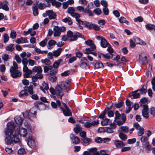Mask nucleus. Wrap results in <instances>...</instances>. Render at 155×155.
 <instances>
[{
    "instance_id": "2f4dec72",
    "label": "nucleus",
    "mask_w": 155,
    "mask_h": 155,
    "mask_svg": "<svg viewBox=\"0 0 155 155\" xmlns=\"http://www.w3.org/2000/svg\"><path fill=\"white\" fill-rule=\"evenodd\" d=\"M146 28L149 31L154 30L155 31V26L150 24H147L146 25Z\"/></svg>"
},
{
    "instance_id": "6e6d98bb",
    "label": "nucleus",
    "mask_w": 155,
    "mask_h": 155,
    "mask_svg": "<svg viewBox=\"0 0 155 155\" xmlns=\"http://www.w3.org/2000/svg\"><path fill=\"white\" fill-rule=\"evenodd\" d=\"M80 67L83 69H87L89 68V67L87 66V64L84 62H82L81 63L80 65Z\"/></svg>"
},
{
    "instance_id": "bb28decb",
    "label": "nucleus",
    "mask_w": 155,
    "mask_h": 155,
    "mask_svg": "<svg viewBox=\"0 0 155 155\" xmlns=\"http://www.w3.org/2000/svg\"><path fill=\"white\" fill-rule=\"evenodd\" d=\"M33 13L34 16H37L38 15V8L37 5L34 4L32 7Z\"/></svg>"
},
{
    "instance_id": "393cba45",
    "label": "nucleus",
    "mask_w": 155,
    "mask_h": 155,
    "mask_svg": "<svg viewBox=\"0 0 155 155\" xmlns=\"http://www.w3.org/2000/svg\"><path fill=\"white\" fill-rule=\"evenodd\" d=\"M147 57L145 56L144 57L140 55L139 56V60L143 64H147Z\"/></svg>"
},
{
    "instance_id": "f03ea898",
    "label": "nucleus",
    "mask_w": 155,
    "mask_h": 155,
    "mask_svg": "<svg viewBox=\"0 0 155 155\" xmlns=\"http://www.w3.org/2000/svg\"><path fill=\"white\" fill-rule=\"evenodd\" d=\"M81 34L78 32H76L74 34L70 30L68 31L67 34L68 37L70 38V41L76 40L78 37H81Z\"/></svg>"
},
{
    "instance_id": "473e14b6",
    "label": "nucleus",
    "mask_w": 155,
    "mask_h": 155,
    "mask_svg": "<svg viewBox=\"0 0 155 155\" xmlns=\"http://www.w3.org/2000/svg\"><path fill=\"white\" fill-rule=\"evenodd\" d=\"M138 90L140 91V94H144L146 93L147 91V87L144 85H143L141 88Z\"/></svg>"
},
{
    "instance_id": "58836bf2",
    "label": "nucleus",
    "mask_w": 155,
    "mask_h": 155,
    "mask_svg": "<svg viewBox=\"0 0 155 155\" xmlns=\"http://www.w3.org/2000/svg\"><path fill=\"white\" fill-rule=\"evenodd\" d=\"M81 130V128L79 124H77L76 126L74 128V131L75 133L78 134Z\"/></svg>"
},
{
    "instance_id": "603ef678",
    "label": "nucleus",
    "mask_w": 155,
    "mask_h": 155,
    "mask_svg": "<svg viewBox=\"0 0 155 155\" xmlns=\"http://www.w3.org/2000/svg\"><path fill=\"white\" fill-rule=\"evenodd\" d=\"M106 108H105L104 110L101 113L99 116V118L104 119L106 118L105 117V115L107 113Z\"/></svg>"
},
{
    "instance_id": "9d476101",
    "label": "nucleus",
    "mask_w": 155,
    "mask_h": 155,
    "mask_svg": "<svg viewBox=\"0 0 155 155\" xmlns=\"http://www.w3.org/2000/svg\"><path fill=\"white\" fill-rule=\"evenodd\" d=\"M28 141L27 142L28 145L31 148H34L36 147V143L35 140H32L31 135L29 133L28 135Z\"/></svg>"
},
{
    "instance_id": "4be33fe9",
    "label": "nucleus",
    "mask_w": 155,
    "mask_h": 155,
    "mask_svg": "<svg viewBox=\"0 0 155 155\" xmlns=\"http://www.w3.org/2000/svg\"><path fill=\"white\" fill-rule=\"evenodd\" d=\"M23 120L22 118L19 116H16L15 117V121L16 123L18 125H21Z\"/></svg>"
},
{
    "instance_id": "49530a36",
    "label": "nucleus",
    "mask_w": 155,
    "mask_h": 155,
    "mask_svg": "<svg viewBox=\"0 0 155 155\" xmlns=\"http://www.w3.org/2000/svg\"><path fill=\"white\" fill-rule=\"evenodd\" d=\"M94 67L95 68L98 69L104 67L103 64L101 62H96L94 65Z\"/></svg>"
},
{
    "instance_id": "423d86ee",
    "label": "nucleus",
    "mask_w": 155,
    "mask_h": 155,
    "mask_svg": "<svg viewBox=\"0 0 155 155\" xmlns=\"http://www.w3.org/2000/svg\"><path fill=\"white\" fill-rule=\"evenodd\" d=\"M141 107H143V109L142 111V114L143 117L147 119L149 117V113L148 110L149 108L147 104H140Z\"/></svg>"
},
{
    "instance_id": "aec40b11",
    "label": "nucleus",
    "mask_w": 155,
    "mask_h": 155,
    "mask_svg": "<svg viewBox=\"0 0 155 155\" xmlns=\"http://www.w3.org/2000/svg\"><path fill=\"white\" fill-rule=\"evenodd\" d=\"M36 111L34 108L31 109L29 110V118H35L36 117Z\"/></svg>"
},
{
    "instance_id": "e2e57ef3",
    "label": "nucleus",
    "mask_w": 155,
    "mask_h": 155,
    "mask_svg": "<svg viewBox=\"0 0 155 155\" xmlns=\"http://www.w3.org/2000/svg\"><path fill=\"white\" fill-rule=\"evenodd\" d=\"M56 43V41L54 40H51L49 41L48 42V45H49V47L48 48L50 49L51 46L55 45Z\"/></svg>"
},
{
    "instance_id": "09e8293b",
    "label": "nucleus",
    "mask_w": 155,
    "mask_h": 155,
    "mask_svg": "<svg viewBox=\"0 0 155 155\" xmlns=\"http://www.w3.org/2000/svg\"><path fill=\"white\" fill-rule=\"evenodd\" d=\"M41 62L46 65L50 64L51 62L50 60L48 59L45 58V59H42L41 60Z\"/></svg>"
},
{
    "instance_id": "1a4fd4ad",
    "label": "nucleus",
    "mask_w": 155,
    "mask_h": 155,
    "mask_svg": "<svg viewBox=\"0 0 155 155\" xmlns=\"http://www.w3.org/2000/svg\"><path fill=\"white\" fill-rule=\"evenodd\" d=\"M34 105L35 107L40 110H44L46 109V106L45 104L40 101H36Z\"/></svg>"
},
{
    "instance_id": "72a5a7b5",
    "label": "nucleus",
    "mask_w": 155,
    "mask_h": 155,
    "mask_svg": "<svg viewBox=\"0 0 155 155\" xmlns=\"http://www.w3.org/2000/svg\"><path fill=\"white\" fill-rule=\"evenodd\" d=\"M120 128V133H127L129 131V128L127 126H121Z\"/></svg>"
},
{
    "instance_id": "37998d69",
    "label": "nucleus",
    "mask_w": 155,
    "mask_h": 155,
    "mask_svg": "<svg viewBox=\"0 0 155 155\" xmlns=\"http://www.w3.org/2000/svg\"><path fill=\"white\" fill-rule=\"evenodd\" d=\"M104 120L101 122V124L102 125H106L108 124L110 122V120L109 119L105 118V119H103Z\"/></svg>"
},
{
    "instance_id": "a211bd4d",
    "label": "nucleus",
    "mask_w": 155,
    "mask_h": 155,
    "mask_svg": "<svg viewBox=\"0 0 155 155\" xmlns=\"http://www.w3.org/2000/svg\"><path fill=\"white\" fill-rule=\"evenodd\" d=\"M85 43L87 45L90 46L92 47V50H94L96 48V46L94 44L93 41L91 40H88L85 42Z\"/></svg>"
},
{
    "instance_id": "f3484780",
    "label": "nucleus",
    "mask_w": 155,
    "mask_h": 155,
    "mask_svg": "<svg viewBox=\"0 0 155 155\" xmlns=\"http://www.w3.org/2000/svg\"><path fill=\"white\" fill-rule=\"evenodd\" d=\"M139 91V90H137L134 91H133L129 94V96H133V98L134 99L140 97V94L137 92Z\"/></svg>"
},
{
    "instance_id": "6ab92c4d",
    "label": "nucleus",
    "mask_w": 155,
    "mask_h": 155,
    "mask_svg": "<svg viewBox=\"0 0 155 155\" xmlns=\"http://www.w3.org/2000/svg\"><path fill=\"white\" fill-rule=\"evenodd\" d=\"M27 88L26 86L24 87V90L21 91L19 94V96L20 97H22L24 96H28V94L27 92Z\"/></svg>"
},
{
    "instance_id": "9b49d317",
    "label": "nucleus",
    "mask_w": 155,
    "mask_h": 155,
    "mask_svg": "<svg viewBox=\"0 0 155 155\" xmlns=\"http://www.w3.org/2000/svg\"><path fill=\"white\" fill-rule=\"evenodd\" d=\"M75 10L74 7H69L68 9V13L70 14L71 15L74 17H80V15L78 13L74 12Z\"/></svg>"
},
{
    "instance_id": "7ed1b4c3",
    "label": "nucleus",
    "mask_w": 155,
    "mask_h": 155,
    "mask_svg": "<svg viewBox=\"0 0 155 155\" xmlns=\"http://www.w3.org/2000/svg\"><path fill=\"white\" fill-rule=\"evenodd\" d=\"M7 125L8 127L5 131V134L8 136H12L13 130L16 126L13 122H9L8 123Z\"/></svg>"
},
{
    "instance_id": "c03bdc74",
    "label": "nucleus",
    "mask_w": 155,
    "mask_h": 155,
    "mask_svg": "<svg viewBox=\"0 0 155 155\" xmlns=\"http://www.w3.org/2000/svg\"><path fill=\"white\" fill-rule=\"evenodd\" d=\"M64 115L66 116H71L72 113L70 109L65 110L63 111Z\"/></svg>"
},
{
    "instance_id": "dca6fc26",
    "label": "nucleus",
    "mask_w": 155,
    "mask_h": 155,
    "mask_svg": "<svg viewBox=\"0 0 155 155\" xmlns=\"http://www.w3.org/2000/svg\"><path fill=\"white\" fill-rule=\"evenodd\" d=\"M114 144L117 148L123 147L125 145V143L122 141L119 140H116L114 142Z\"/></svg>"
},
{
    "instance_id": "f257e3e1",
    "label": "nucleus",
    "mask_w": 155,
    "mask_h": 155,
    "mask_svg": "<svg viewBox=\"0 0 155 155\" xmlns=\"http://www.w3.org/2000/svg\"><path fill=\"white\" fill-rule=\"evenodd\" d=\"M115 115L114 121L118 125H122L126 121V118L125 114H120L118 111H117L115 112Z\"/></svg>"
},
{
    "instance_id": "774afa93",
    "label": "nucleus",
    "mask_w": 155,
    "mask_h": 155,
    "mask_svg": "<svg viewBox=\"0 0 155 155\" xmlns=\"http://www.w3.org/2000/svg\"><path fill=\"white\" fill-rule=\"evenodd\" d=\"M104 130L107 133H111L113 132V130L110 127H106L104 128Z\"/></svg>"
},
{
    "instance_id": "cd10ccee",
    "label": "nucleus",
    "mask_w": 155,
    "mask_h": 155,
    "mask_svg": "<svg viewBox=\"0 0 155 155\" xmlns=\"http://www.w3.org/2000/svg\"><path fill=\"white\" fill-rule=\"evenodd\" d=\"M33 73L37 72L38 73H41L42 71V70L40 66H35L33 68Z\"/></svg>"
},
{
    "instance_id": "6e6552de",
    "label": "nucleus",
    "mask_w": 155,
    "mask_h": 155,
    "mask_svg": "<svg viewBox=\"0 0 155 155\" xmlns=\"http://www.w3.org/2000/svg\"><path fill=\"white\" fill-rule=\"evenodd\" d=\"M71 81V80L70 79L68 81V82L62 81L57 86H59L62 89L63 91L68 92V91H66V88L69 86V83Z\"/></svg>"
},
{
    "instance_id": "b1692460",
    "label": "nucleus",
    "mask_w": 155,
    "mask_h": 155,
    "mask_svg": "<svg viewBox=\"0 0 155 155\" xmlns=\"http://www.w3.org/2000/svg\"><path fill=\"white\" fill-rule=\"evenodd\" d=\"M16 42L17 43L19 44L20 43H27L28 42V41L26 38L23 37H21L20 38H17Z\"/></svg>"
},
{
    "instance_id": "bf43d9fd",
    "label": "nucleus",
    "mask_w": 155,
    "mask_h": 155,
    "mask_svg": "<svg viewBox=\"0 0 155 155\" xmlns=\"http://www.w3.org/2000/svg\"><path fill=\"white\" fill-rule=\"evenodd\" d=\"M57 71L58 70L56 69L50 70L49 71V75L55 76Z\"/></svg>"
},
{
    "instance_id": "20e7f679",
    "label": "nucleus",
    "mask_w": 155,
    "mask_h": 155,
    "mask_svg": "<svg viewBox=\"0 0 155 155\" xmlns=\"http://www.w3.org/2000/svg\"><path fill=\"white\" fill-rule=\"evenodd\" d=\"M53 30L54 31V36L58 37L60 36L61 32H64L66 30V28L63 26L59 27L58 26H54Z\"/></svg>"
},
{
    "instance_id": "8fccbe9b",
    "label": "nucleus",
    "mask_w": 155,
    "mask_h": 155,
    "mask_svg": "<svg viewBox=\"0 0 155 155\" xmlns=\"http://www.w3.org/2000/svg\"><path fill=\"white\" fill-rule=\"evenodd\" d=\"M62 61V59H60L58 61H56L53 65V67L55 69H57L61 62Z\"/></svg>"
},
{
    "instance_id": "0e129e2a",
    "label": "nucleus",
    "mask_w": 155,
    "mask_h": 155,
    "mask_svg": "<svg viewBox=\"0 0 155 155\" xmlns=\"http://www.w3.org/2000/svg\"><path fill=\"white\" fill-rule=\"evenodd\" d=\"M48 40L46 38L43 40L41 41L39 43V45L43 47L45 46L47 43Z\"/></svg>"
},
{
    "instance_id": "79ce46f5",
    "label": "nucleus",
    "mask_w": 155,
    "mask_h": 155,
    "mask_svg": "<svg viewBox=\"0 0 155 155\" xmlns=\"http://www.w3.org/2000/svg\"><path fill=\"white\" fill-rule=\"evenodd\" d=\"M62 21L64 22H68V24L69 25H71L72 24V22L71 20V19L69 17L63 19L62 20Z\"/></svg>"
},
{
    "instance_id": "3c124183",
    "label": "nucleus",
    "mask_w": 155,
    "mask_h": 155,
    "mask_svg": "<svg viewBox=\"0 0 155 155\" xmlns=\"http://www.w3.org/2000/svg\"><path fill=\"white\" fill-rule=\"evenodd\" d=\"M6 50L10 51H12L15 49V48L13 47V44H11L6 48Z\"/></svg>"
},
{
    "instance_id": "5fc2aeb1",
    "label": "nucleus",
    "mask_w": 155,
    "mask_h": 155,
    "mask_svg": "<svg viewBox=\"0 0 155 155\" xmlns=\"http://www.w3.org/2000/svg\"><path fill=\"white\" fill-rule=\"evenodd\" d=\"M138 130H139L137 132L138 135L140 136H142L144 133V128L143 127H141L138 129Z\"/></svg>"
},
{
    "instance_id": "e433bc0d",
    "label": "nucleus",
    "mask_w": 155,
    "mask_h": 155,
    "mask_svg": "<svg viewBox=\"0 0 155 155\" xmlns=\"http://www.w3.org/2000/svg\"><path fill=\"white\" fill-rule=\"evenodd\" d=\"M8 2L7 1H5L4 3V4L3 5L2 4V9L5 10L6 11H8L9 10V8L8 6Z\"/></svg>"
},
{
    "instance_id": "ddd939ff",
    "label": "nucleus",
    "mask_w": 155,
    "mask_h": 155,
    "mask_svg": "<svg viewBox=\"0 0 155 155\" xmlns=\"http://www.w3.org/2000/svg\"><path fill=\"white\" fill-rule=\"evenodd\" d=\"M63 91L62 89L59 86H57L56 87V94L58 98H61L64 95Z\"/></svg>"
},
{
    "instance_id": "ea45409f",
    "label": "nucleus",
    "mask_w": 155,
    "mask_h": 155,
    "mask_svg": "<svg viewBox=\"0 0 155 155\" xmlns=\"http://www.w3.org/2000/svg\"><path fill=\"white\" fill-rule=\"evenodd\" d=\"M119 136L120 139L123 141L127 139V136L123 133L120 132L119 134Z\"/></svg>"
},
{
    "instance_id": "c85d7f7f",
    "label": "nucleus",
    "mask_w": 155,
    "mask_h": 155,
    "mask_svg": "<svg viewBox=\"0 0 155 155\" xmlns=\"http://www.w3.org/2000/svg\"><path fill=\"white\" fill-rule=\"evenodd\" d=\"M56 103L54 102H51V104L52 107L54 108H55L57 107V105L60 106L61 105V103L60 101L58 100L56 101Z\"/></svg>"
},
{
    "instance_id": "a878e982",
    "label": "nucleus",
    "mask_w": 155,
    "mask_h": 155,
    "mask_svg": "<svg viewBox=\"0 0 155 155\" xmlns=\"http://www.w3.org/2000/svg\"><path fill=\"white\" fill-rule=\"evenodd\" d=\"M89 5H88L87 8H85L84 13H87L88 14V15L90 16H94V15L92 12L90 10L89 8Z\"/></svg>"
},
{
    "instance_id": "39448f33",
    "label": "nucleus",
    "mask_w": 155,
    "mask_h": 155,
    "mask_svg": "<svg viewBox=\"0 0 155 155\" xmlns=\"http://www.w3.org/2000/svg\"><path fill=\"white\" fill-rule=\"evenodd\" d=\"M10 72L11 76L14 78L20 77L22 74L21 72L18 69L13 70L12 68H10Z\"/></svg>"
},
{
    "instance_id": "de8ad7c7",
    "label": "nucleus",
    "mask_w": 155,
    "mask_h": 155,
    "mask_svg": "<svg viewBox=\"0 0 155 155\" xmlns=\"http://www.w3.org/2000/svg\"><path fill=\"white\" fill-rule=\"evenodd\" d=\"M84 24H85V27H87V28L90 29L92 28V26L93 25V24L92 22L85 21Z\"/></svg>"
},
{
    "instance_id": "4468645a",
    "label": "nucleus",
    "mask_w": 155,
    "mask_h": 155,
    "mask_svg": "<svg viewBox=\"0 0 155 155\" xmlns=\"http://www.w3.org/2000/svg\"><path fill=\"white\" fill-rule=\"evenodd\" d=\"M70 138L71 142L74 144H77L79 143L80 139L78 137L75 136L73 134H71L70 135Z\"/></svg>"
},
{
    "instance_id": "680f3d73",
    "label": "nucleus",
    "mask_w": 155,
    "mask_h": 155,
    "mask_svg": "<svg viewBox=\"0 0 155 155\" xmlns=\"http://www.w3.org/2000/svg\"><path fill=\"white\" fill-rule=\"evenodd\" d=\"M93 12L96 15H100L102 13L101 9L99 8H97L93 10Z\"/></svg>"
},
{
    "instance_id": "0eeeda50",
    "label": "nucleus",
    "mask_w": 155,
    "mask_h": 155,
    "mask_svg": "<svg viewBox=\"0 0 155 155\" xmlns=\"http://www.w3.org/2000/svg\"><path fill=\"white\" fill-rule=\"evenodd\" d=\"M96 38L97 40L101 41V45L102 47L105 48L108 45H110L107 40L103 37L98 35L96 36Z\"/></svg>"
},
{
    "instance_id": "c756f323",
    "label": "nucleus",
    "mask_w": 155,
    "mask_h": 155,
    "mask_svg": "<svg viewBox=\"0 0 155 155\" xmlns=\"http://www.w3.org/2000/svg\"><path fill=\"white\" fill-rule=\"evenodd\" d=\"M62 50L61 48H59L57 50L53 51V55L55 57L59 56Z\"/></svg>"
},
{
    "instance_id": "69168bd1",
    "label": "nucleus",
    "mask_w": 155,
    "mask_h": 155,
    "mask_svg": "<svg viewBox=\"0 0 155 155\" xmlns=\"http://www.w3.org/2000/svg\"><path fill=\"white\" fill-rule=\"evenodd\" d=\"M52 68V66H45L44 68V71L45 72H47L50 70Z\"/></svg>"
},
{
    "instance_id": "864d4df0",
    "label": "nucleus",
    "mask_w": 155,
    "mask_h": 155,
    "mask_svg": "<svg viewBox=\"0 0 155 155\" xmlns=\"http://www.w3.org/2000/svg\"><path fill=\"white\" fill-rule=\"evenodd\" d=\"M27 88L28 92L30 94H33V87L32 85H30L29 87H26Z\"/></svg>"
},
{
    "instance_id": "5701e85b",
    "label": "nucleus",
    "mask_w": 155,
    "mask_h": 155,
    "mask_svg": "<svg viewBox=\"0 0 155 155\" xmlns=\"http://www.w3.org/2000/svg\"><path fill=\"white\" fill-rule=\"evenodd\" d=\"M19 133L21 136L25 137L28 134L27 131L26 129L22 128L19 130Z\"/></svg>"
},
{
    "instance_id": "f8f14e48",
    "label": "nucleus",
    "mask_w": 155,
    "mask_h": 155,
    "mask_svg": "<svg viewBox=\"0 0 155 155\" xmlns=\"http://www.w3.org/2000/svg\"><path fill=\"white\" fill-rule=\"evenodd\" d=\"M126 104L127 106L126 113L127 114L131 110L132 108L133 103L129 99H127L126 101Z\"/></svg>"
},
{
    "instance_id": "338daca9",
    "label": "nucleus",
    "mask_w": 155,
    "mask_h": 155,
    "mask_svg": "<svg viewBox=\"0 0 155 155\" xmlns=\"http://www.w3.org/2000/svg\"><path fill=\"white\" fill-rule=\"evenodd\" d=\"M124 104V102L122 101L119 102L118 103L115 104L114 105V106L116 108H119L123 106Z\"/></svg>"
},
{
    "instance_id": "412c9836",
    "label": "nucleus",
    "mask_w": 155,
    "mask_h": 155,
    "mask_svg": "<svg viewBox=\"0 0 155 155\" xmlns=\"http://www.w3.org/2000/svg\"><path fill=\"white\" fill-rule=\"evenodd\" d=\"M49 88L48 84L45 82L43 83L42 86L40 87V89L45 93L46 92L45 91L48 90Z\"/></svg>"
},
{
    "instance_id": "2eb2a0df",
    "label": "nucleus",
    "mask_w": 155,
    "mask_h": 155,
    "mask_svg": "<svg viewBox=\"0 0 155 155\" xmlns=\"http://www.w3.org/2000/svg\"><path fill=\"white\" fill-rule=\"evenodd\" d=\"M48 16L50 19H54L56 18L57 15L56 13L52 10H48Z\"/></svg>"
},
{
    "instance_id": "4c0bfd02",
    "label": "nucleus",
    "mask_w": 155,
    "mask_h": 155,
    "mask_svg": "<svg viewBox=\"0 0 155 155\" xmlns=\"http://www.w3.org/2000/svg\"><path fill=\"white\" fill-rule=\"evenodd\" d=\"M81 140L84 143L87 144H89V143L92 141V140L91 138H87L86 137L82 138Z\"/></svg>"
},
{
    "instance_id": "f704fd0d",
    "label": "nucleus",
    "mask_w": 155,
    "mask_h": 155,
    "mask_svg": "<svg viewBox=\"0 0 155 155\" xmlns=\"http://www.w3.org/2000/svg\"><path fill=\"white\" fill-rule=\"evenodd\" d=\"M101 54L104 58L108 59L112 58L113 56V55L111 53L107 54H106L101 53Z\"/></svg>"
},
{
    "instance_id": "a18cd8bd",
    "label": "nucleus",
    "mask_w": 155,
    "mask_h": 155,
    "mask_svg": "<svg viewBox=\"0 0 155 155\" xmlns=\"http://www.w3.org/2000/svg\"><path fill=\"white\" fill-rule=\"evenodd\" d=\"M49 81L53 82L56 81L57 80V77L55 75H49L48 77Z\"/></svg>"
},
{
    "instance_id": "13d9d810",
    "label": "nucleus",
    "mask_w": 155,
    "mask_h": 155,
    "mask_svg": "<svg viewBox=\"0 0 155 155\" xmlns=\"http://www.w3.org/2000/svg\"><path fill=\"white\" fill-rule=\"evenodd\" d=\"M141 142L143 143L148 142V138L147 137L143 136L140 138Z\"/></svg>"
},
{
    "instance_id": "4d7b16f0",
    "label": "nucleus",
    "mask_w": 155,
    "mask_h": 155,
    "mask_svg": "<svg viewBox=\"0 0 155 155\" xmlns=\"http://www.w3.org/2000/svg\"><path fill=\"white\" fill-rule=\"evenodd\" d=\"M16 32L14 30H12L11 31V34H10V37L12 39H15L16 36Z\"/></svg>"
},
{
    "instance_id": "c9c22d12",
    "label": "nucleus",
    "mask_w": 155,
    "mask_h": 155,
    "mask_svg": "<svg viewBox=\"0 0 155 155\" xmlns=\"http://www.w3.org/2000/svg\"><path fill=\"white\" fill-rule=\"evenodd\" d=\"M5 143L8 145L12 143L11 136H8L5 139Z\"/></svg>"
},
{
    "instance_id": "7c9ffc66",
    "label": "nucleus",
    "mask_w": 155,
    "mask_h": 155,
    "mask_svg": "<svg viewBox=\"0 0 155 155\" xmlns=\"http://www.w3.org/2000/svg\"><path fill=\"white\" fill-rule=\"evenodd\" d=\"M134 41L135 43L137 44L141 45H145L146 43L142 41L140 39L136 37L134 38Z\"/></svg>"
},
{
    "instance_id": "052dcab7",
    "label": "nucleus",
    "mask_w": 155,
    "mask_h": 155,
    "mask_svg": "<svg viewBox=\"0 0 155 155\" xmlns=\"http://www.w3.org/2000/svg\"><path fill=\"white\" fill-rule=\"evenodd\" d=\"M144 147L145 149L147 150H150L151 148V146L149 142H147L143 144Z\"/></svg>"
},
{
    "instance_id": "a19ab883",
    "label": "nucleus",
    "mask_w": 155,
    "mask_h": 155,
    "mask_svg": "<svg viewBox=\"0 0 155 155\" xmlns=\"http://www.w3.org/2000/svg\"><path fill=\"white\" fill-rule=\"evenodd\" d=\"M12 142H14L15 143L18 142L20 141L19 139L17 137L16 135L13 134L11 136Z\"/></svg>"
}]
</instances>
